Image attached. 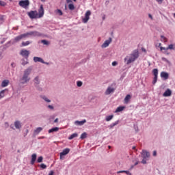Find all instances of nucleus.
I'll list each match as a JSON object with an SVG mask.
<instances>
[{"mask_svg": "<svg viewBox=\"0 0 175 175\" xmlns=\"http://www.w3.org/2000/svg\"><path fill=\"white\" fill-rule=\"evenodd\" d=\"M152 73L154 77H158V69H157V68L153 69Z\"/></svg>", "mask_w": 175, "mask_h": 175, "instance_id": "c85d7f7f", "label": "nucleus"}, {"mask_svg": "<svg viewBox=\"0 0 175 175\" xmlns=\"http://www.w3.org/2000/svg\"><path fill=\"white\" fill-rule=\"evenodd\" d=\"M161 77H162V79H164V80H167L169 79V74L165 72H161Z\"/></svg>", "mask_w": 175, "mask_h": 175, "instance_id": "4468645a", "label": "nucleus"}, {"mask_svg": "<svg viewBox=\"0 0 175 175\" xmlns=\"http://www.w3.org/2000/svg\"><path fill=\"white\" fill-rule=\"evenodd\" d=\"M36 161V154H33L31 155V165H33Z\"/></svg>", "mask_w": 175, "mask_h": 175, "instance_id": "412c9836", "label": "nucleus"}, {"mask_svg": "<svg viewBox=\"0 0 175 175\" xmlns=\"http://www.w3.org/2000/svg\"><path fill=\"white\" fill-rule=\"evenodd\" d=\"M41 43L45 44L46 46H49V44H50V42L46 40H41Z\"/></svg>", "mask_w": 175, "mask_h": 175, "instance_id": "473e14b6", "label": "nucleus"}, {"mask_svg": "<svg viewBox=\"0 0 175 175\" xmlns=\"http://www.w3.org/2000/svg\"><path fill=\"white\" fill-rule=\"evenodd\" d=\"M133 150H136V146H133Z\"/></svg>", "mask_w": 175, "mask_h": 175, "instance_id": "e2e57ef3", "label": "nucleus"}, {"mask_svg": "<svg viewBox=\"0 0 175 175\" xmlns=\"http://www.w3.org/2000/svg\"><path fill=\"white\" fill-rule=\"evenodd\" d=\"M42 131H43V128L42 127L37 128L36 130H34V135H39V133H40Z\"/></svg>", "mask_w": 175, "mask_h": 175, "instance_id": "a211bd4d", "label": "nucleus"}, {"mask_svg": "<svg viewBox=\"0 0 175 175\" xmlns=\"http://www.w3.org/2000/svg\"><path fill=\"white\" fill-rule=\"evenodd\" d=\"M22 40L21 36H18L14 39V41L15 43H17V42H20V40Z\"/></svg>", "mask_w": 175, "mask_h": 175, "instance_id": "bb28decb", "label": "nucleus"}, {"mask_svg": "<svg viewBox=\"0 0 175 175\" xmlns=\"http://www.w3.org/2000/svg\"><path fill=\"white\" fill-rule=\"evenodd\" d=\"M70 152V149L66 148L64 150H63V151L62 152H60L61 155H68V153Z\"/></svg>", "mask_w": 175, "mask_h": 175, "instance_id": "f3484780", "label": "nucleus"}, {"mask_svg": "<svg viewBox=\"0 0 175 175\" xmlns=\"http://www.w3.org/2000/svg\"><path fill=\"white\" fill-rule=\"evenodd\" d=\"M20 36H21V39H25L27 38H29L28 33L21 34Z\"/></svg>", "mask_w": 175, "mask_h": 175, "instance_id": "cd10ccee", "label": "nucleus"}, {"mask_svg": "<svg viewBox=\"0 0 175 175\" xmlns=\"http://www.w3.org/2000/svg\"><path fill=\"white\" fill-rule=\"evenodd\" d=\"M77 87H81V85H83V82L79 81L77 82Z\"/></svg>", "mask_w": 175, "mask_h": 175, "instance_id": "ea45409f", "label": "nucleus"}, {"mask_svg": "<svg viewBox=\"0 0 175 175\" xmlns=\"http://www.w3.org/2000/svg\"><path fill=\"white\" fill-rule=\"evenodd\" d=\"M85 122H87V120L85 119V120H81V121L76 120L75 122V125H78L79 126H81V125H84L85 124Z\"/></svg>", "mask_w": 175, "mask_h": 175, "instance_id": "ddd939ff", "label": "nucleus"}, {"mask_svg": "<svg viewBox=\"0 0 175 175\" xmlns=\"http://www.w3.org/2000/svg\"><path fill=\"white\" fill-rule=\"evenodd\" d=\"M78 136H79V135L77 134V133H75L72 134L68 137V140H72V139H75V137H77Z\"/></svg>", "mask_w": 175, "mask_h": 175, "instance_id": "5701e85b", "label": "nucleus"}, {"mask_svg": "<svg viewBox=\"0 0 175 175\" xmlns=\"http://www.w3.org/2000/svg\"><path fill=\"white\" fill-rule=\"evenodd\" d=\"M19 6L21 8H23V9H27L29 6V0H21L18 3Z\"/></svg>", "mask_w": 175, "mask_h": 175, "instance_id": "7ed1b4c3", "label": "nucleus"}, {"mask_svg": "<svg viewBox=\"0 0 175 175\" xmlns=\"http://www.w3.org/2000/svg\"><path fill=\"white\" fill-rule=\"evenodd\" d=\"M57 13H58L59 16H62L63 13L61 10H57Z\"/></svg>", "mask_w": 175, "mask_h": 175, "instance_id": "79ce46f5", "label": "nucleus"}, {"mask_svg": "<svg viewBox=\"0 0 175 175\" xmlns=\"http://www.w3.org/2000/svg\"><path fill=\"white\" fill-rule=\"evenodd\" d=\"M160 50L162 51V50H165V51H167V50H168V49H167V48L161 46V47L160 48Z\"/></svg>", "mask_w": 175, "mask_h": 175, "instance_id": "8fccbe9b", "label": "nucleus"}, {"mask_svg": "<svg viewBox=\"0 0 175 175\" xmlns=\"http://www.w3.org/2000/svg\"><path fill=\"white\" fill-rule=\"evenodd\" d=\"M73 1H74V2H76L77 0H73Z\"/></svg>", "mask_w": 175, "mask_h": 175, "instance_id": "774afa93", "label": "nucleus"}, {"mask_svg": "<svg viewBox=\"0 0 175 175\" xmlns=\"http://www.w3.org/2000/svg\"><path fill=\"white\" fill-rule=\"evenodd\" d=\"M157 80H158V77H154L153 81H152V84L155 85L157 83Z\"/></svg>", "mask_w": 175, "mask_h": 175, "instance_id": "4c0bfd02", "label": "nucleus"}, {"mask_svg": "<svg viewBox=\"0 0 175 175\" xmlns=\"http://www.w3.org/2000/svg\"><path fill=\"white\" fill-rule=\"evenodd\" d=\"M90 16H91V11L88 10L85 14V18L82 19L83 23L85 24L88 23V20H90Z\"/></svg>", "mask_w": 175, "mask_h": 175, "instance_id": "39448f33", "label": "nucleus"}, {"mask_svg": "<svg viewBox=\"0 0 175 175\" xmlns=\"http://www.w3.org/2000/svg\"><path fill=\"white\" fill-rule=\"evenodd\" d=\"M33 61L34 62H41V64H46V65H49V63L44 62V61L43 60V59H42V57H34Z\"/></svg>", "mask_w": 175, "mask_h": 175, "instance_id": "9d476101", "label": "nucleus"}, {"mask_svg": "<svg viewBox=\"0 0 175 175\" xmlns=\"http://www.w3.org/2000/svg\"><path fill=\"white\" fill-rule=\"evenodd\" d=\"M142 163H143L144 165H146V163H147V161H146V159H143Z\"/></svg>", "mask_w": 175, "mask_h": 175, "instance_id": "de8ad7c7", "label": "nucleus"}, {"mask_svg": "<svg viewBox=\"0 0 175 175\" xmlns=\"http://www.w3.org/2000/svg\"><path fill=\"white\" fill-rule=\"evenodd\" d=\"M54 122H55V123L58 122V118H56V119L54 120Z\"/></svg>", "mask_w": 175, "mask_h": 175, "instance_id": "680f3d73", "label": "nucleus"}, {"mask_svg": "<svg viewBox=\"0 0 175 175\" xmlns=\"http://www.w3.org/2000/svg\"><path fill=\"white\" fill-rule=\"evenodd\" d=\"M5 5L6 2L0 0V6H5Z\"/></svg>", "mask_w": 175, "mask_h": 175, "instance_id": "a19ab883", "label": "nucleus"}, {"mask_svg": "<svg viewBox=\"0 0 175 175\" xmlns=\"http://www.w3.org/2000/svg\"><path fill=\"white\" fill-rule=\"evenodd\" d=\"M116 91V89L114 88L108 87L105 92V95H110V94H113Z\"/></svg>", "mask_w": 175, "mask_h": 175, "instance_id": "1a4fd4ad", "label": "nucleus"}, {"mask_svg": "<svg viewBox=\"0 0 175 175\" xmlns=\"http://www.w3.org/2000/svg\"><path fill=\"white\" fill-rule=\"evenodd\" d=\"M116 125H118V120L115 122L114 123H112L111 124H110L109 128L113 129L114 128V126H116Z\"/></svg>", "mask_w": 175, "mask_h": 175, "instance_id": "2f4dec72", "label": "nucleus"}, {"mask_svg": "<svg viewBox=\"0 0 175 175\" xmlns=\"http://www.w3.org/2000/svg\"><path fill=\"white\" fill-rule=\"evenodd\" d=\"M27 35L29 37V36H42V33L36 31L27 32Z\"/></svg>", "mask_w": 175, "mask_h": 175, "instance_id": "6e6552de", "label": "nucleus"}, {"mask_svg": "<svg viewBox=\"0 0 175 175\" xmlns=\"http://www.w3.org/2000/svg\"><path fill=\"white\" fill-rule=\"evenodd\" d=\"M5 91H8V89L3 90L0 92V99H2V98H5Z\"/></svg>", "mask_w": 175, "mask_h": 175, "instance_id": "4be33fe9", "label": "nucleus"}, {"mask_svg": "<svg viewBox=\"0 0 175 175\" xmlns=\"http://www.w3.org/2000/svg\"><path fill=\"white\" fill-rule=\"evenodd\" d=\"M34 83L35 84H36V85H38V84H39V77H36L35 79H34Z\"/></svg>", "mask_w": 175, "mask_h": 175, "instance_id": "f704fd0d", "label": "nucleus"}, {"mask_svg": "<svg viewBox=\"0 0 175 175\" xmlns=\"http://www.w3.org/2000/svg\"><path fill=\"white\" fill-rule=\"evenodd\" d=\"M118 64V63L117 62H112V66H117Z\"/></svg>", "mask_w": 175, "mask_h": 175, "instance_id": "a18cd8bd", "label": "nucleus"}, {"mask_svg": "<svg viewBox=\"0 0 175 175\" xmlns=\"http://www.w3.org/2000/svg\"><path fill=\"white\" fill-rule=\"evenodd\" d=\"M113 117H114V116H113V115L108 116L106 117L105 120L107 122L111 121V120H113Z\"/></svg>", "mask_w": 175, "mask_h": 175, "instance_id": "c756f323", "label": "nucleus"}, {"mask_svg": "<svg viewBox=\"0 0 175 175\" xmlns=\"http://www.w3.org/2000/svg\"><path fill=\"white\" fill-rule=\"evenodd\" d=\"M148 16H149L150 18H151V20H152V15H151V14H149Z\"/></svg>", "mask_w": 175, "mask_h": 175, "instance_id": "13d9d810", "label": "nucleus"}, {"mask_svg": "<svg viewBox=\"0 0 175 175\" xmlns=\"http://www.w3.org/2000/svg\"><path fill=\"white\" fill-rule=\"evenodd\" d=\"M48 107L49 109H51V110H54V107H53V105H49Z\"/></svg>", "mask_w": 175, "mask_h": 175, "instance_id": "3c124183", "label": "nucleus"}, {"mask_svg": "<svg viewBox=\"0 0 175 175\" xmlns=\"http://www.w3.org/2000/svg\"><path fill=\"white\" fill-rule=\"evenodd\" d=\"M139 58V51L137 49L134 50L131 54L126 56L124 58V62H126V65L135 62Z\"/></svg>", "mask_w": 175, "mask_h": 175, "instance_id": "f257e3e1", "label": "nucleus"}, {"mask_svg": "<svg viewBox=\"0 0 175 175\" xmlns=\"http://www.w3.org/2000/svg\"><path fill=\"white\" fill-rule=\"evenodd\" d=\"M49 175H54V172L53 170H51Z\"/></svg>", "mask_w": 175, "mask_h": 175, "instance_id": "5fc2aeb1", "label": "nucleus"}, {"mask_svg": "<svg viewBox=\"0 0 175 175\" xmlns=\"http://www.w3.org/2000/svg\"><path fill=\"white\" fill-rule=\"evenodd\" d=\"M31 72H32V68H29L24 71V74L23 77L21 78V84H27L31 78L29 77V75H31Z\"/></svg>", "mask_w": 175, "mask_h": 175, "instance_id": "f03ea898", "label": "nucleus"}, {"mask_svg": "<svg viewBox=\"0 0 175 175\" xmlns=\"http://www.w3.org/2000/svg\"><path fill=\"white\" fill-rule=\"evenodd\" d=\"M131 98H132V96L130 94H127L124 99V103H126V104L129 103V100H131Z\"/></svg>", "mask_w": 175, "mask_h": 175, "instance_id": "dca6fc26", "label": "nucleus"}, {"mask_svg": "<svg viewBox=\"0 0 175 175\" xmlns=\"http://www.w3.org/2000/svg\"><path fill=\"white\" fill-rule=\"evenodd\" d=\"M153 157H157V150L153 151Z\"/></svg>", "mask_w": 175, "mask_h": 175, "instance_id": "6e6d98bb", "label": "nucleus"}, {"mask_svg": "<svg viewBox=\"0 0 175 175\" xmlns=\"http://www.w3.org/2000/svg\"><path fill=\"white\" fill-rule=\"evenodd\" d=\"M87 138V133H83L81 135L80 139H81V140Z\"/></svg>", "mask_w": 175, "mask_h": 175, "instance_id": "7c9ffc66", "label": "nucleus"}, {"mask_svg": "<svg viewBox=\"0 0 175 175\" xmlns=\"http://www.w3.org/2000/svg\"><path fill=\"white\" fill-rule=\"evenodd\" d=\"M42 161H43V157H42V156L39 157L38 159V160H37V162H38V163H40L42 162Z\"/></svg>", "mask_w": 175, "mask_h": 175, "instance_id": "e433bc0d", "label": "nucleus"}, {"mask_svg": "<svg viewBox=\"0 0 175 175\" xmlns=\"http://www.w3.org/2000/svg\"><path fill=\"white\" fill-rule=\"evenodd\" d=\"M38 18H42L44 15V9L43 8V5H40V10L38 11Z\"/></svg>", "mask_w": 175, "mask_h": 175, "instance_id": "423d86ee", "label": "nucleus"}, {"mask_svg": "<svg viewBox=\"0 0 175 175\" xmlns=\"http://www.w3.org/2000/svg\"><path fill=\"white\" fill-rule=\"evenodd\" d=\"M42 1V2H44V1H46V0H41Z\"/></svg>", "mask_w": 175, "mask_h": 175, "instance_id": "69168bd1", "label": "nucleus"}, {"mask_svg": "<svg viewBox=\"0 0 175 175\" xmlns=\"http://www.w3.org/2000/svg\"><path fill=\"white\" fill-rule=\"evenodd\" d=\"M58 131H59V128L58 127L52 128L49 130V133H53V132H58Z\"/></svg>", "mask_w": 175, "mask_h": 175, "instance_id": "aec40b11", "label": "nucleus"}, {"mask_svg": "<svg viewBox=\"0 0 175 175\" xmlns=\"http://www.w3.org/2000/svg\"><path fill=\"white\" fill-rule=\"evenodd\" d=\"M68 9L70 10H75V5H73L72 3L69 4Z\"/></svg>", "mask_w": 175, "mask_h": 175, "instance_id": "72a5a7b5", "label": "nucleus"}, {"mask_svg": "<svg viewBox=\"0 0 175 175\" xmlns=\"http://www.w3.org/2000/svg\"><path fill=\"white\" fill-rule=\"evenodd\" d=\"M163 96L167 97L172 96V90L167 89L163 94Z\"/></svg>", "mask_w": 175, "mask_h": 175, "instance_id": "2eb2a0df", "label": "nucleus"}, {"mask_svg": "<svg viewBox=\"0 0 175 175\" xmlns=\"http://www.w3.org/2000/svg\"><path fill=\"white\" fill-rule=\"evenodd\" d=\"M161 42H167V39L166 38V37L163 36H161Z\"/></svg>", "mask_w": 175, "mask_h": 175, "instance_id": "58836bf2", "label": "nucleus"}, {"mask_svg": "<svg viewBox=\"0 0 175 175\" xmlns=\"http://www.w3.org/2000/svg\"><path fill=\"white\" fill-rule=\"evenodd\" d=\"M40 167H42V169H46V167H47V166L45 164H41L40 165Z\"/></svg>", "mask_w": 175, "mask_h": 175, "instance_id": "c03bdc74", "label": "nucleus"}, {"mask_svg": "<svg viewBox=\"0 0 175 175\" xmlns=\"http://www.w3.org/2000/svg\"><path fill=\"white\" fill-rule=\"evenodd\" d=\"M29 44H31V42L29 41L22 42L21 43L22 47H25V46H29Z\"/></svg>", "mask_w": 175, "mask_h": 175, "instance_id": "393cba45", "label": "nucleus"}, {"mask_svg": "<svg viewBox=\"0 0 175 175\" xmlns=\"http://www.w3.org/2000/svg\"><path fill=\"white\" fill-rule=\"evenodd\" d=\"M21 55H22L23 57H29V51L26 50V49H23L21 51Z\"/></svg>", "mask_w": 175, "mask_h": 175, "instance_id": "9b49d317", "label": "nucleus"}, {"mask_svg": "<svg viewBox=\"0 0 175 175\" xmlns=\"http://www.w3.org/2000/svg\"><path fill=\"white\" fill-rule=\"evenodd\" d=\"M135 165H137V163H135Z\"/></svg>", "mask_w": 175, "mask_h": 175, "instance_id": "338daca9", "label": "nucleus"}, {"mask_svg": "<svg viewBox=\"0 0 175 175\" xmlns=\"http://www.w3.org/2000/svg\"><path fill=\"white\" fill-rule=\"evenodd\" d=\"M125 173L127 175H132V173H131V172H129V171H126Z\"/></svg>", "mask_w": 175, "mask_h": 175, "instance_id": "603ef678", "label": "nucleus"}, {"mask_svg": "<svg viewBox=\"0 0 175 175\" xmlns=\"http://www.w3.org/2000/svg\"><path fill=\"white\" fill-rule=\"evenodd\" d=\"M156 1L159 3V5H161V3L163 2V0H156Z\"/></svg>", "mask_w": 175, "mask_h": 175, "instance_id": "864d4df0", "label": "nucleus"}, {"mask_svg": "<svg viewBox=\"0 0 175 175\" xmlns=\"http://www.w3.org/2000/svg\"><path fill=\"white\" fill-rule=\"evenodd\" d=\"M67 3H70L72 2V0H66Z\"/></svg>", "mask_w": 175, "mask_h": 175, "instance_id": "052dcab7", "label": "nucleus"}, {"mask_svg": "<svg viewBox=\"0 0 175 175\" xmlns=\"http://www.w3.org/2000/svg\"><path fill=\"white\" fill-rule=\"evenodd\" d=\"M64 155H61V153H60V159H64Z\"/></svg>", "mask_w": 175, "mask_h": 175, "instance_id": "bf43d9fd", "label": "nucleus"}, {"mask_svg": "<svg viewBox=\"0 0 175 175\" xmlns=\"http://www.w3.org/2000/svg\"><path fill=\"white\" fill-rule=\"evenodd\" d=\"M142 155L144 159L146 158H150V152H148L147 150H142Z\"/></svg>", "mask_w": 175, "mask_h": 175, "instance_id": "f8f14e48", "label": "nucleus"}, {"mask_svg": "<svg viewBox=\"0 0 175 175\" xmlns=\"http://www.w3.org/2000/svg\"><path fill=\"white\" fill-rule=\"evenodd\" d=\"M42 99H44V100H45V102H47L48 103H50V102H51V100L47 98V97H46L45 96H42Z\"/></svg>", "mask_w": 175, "mask_h": 175, "instance_id": "c9c22d12", "label": "nucleus"}, {"mask_svg": "<svg viewBox=\"0 0 175 175\" xmlns=\"http://www.w3.org/2000/svg\"><path fill=\"white\" fill-rule=\"evenodd\" d=\"M11 66L12 68H16V63L14 62L11 63Z\"/></svg>", "mask_w": 175, "mask_h": 175, "instance_id": "09e8293b", "label": "nucleus"}, {"mask_svg": "<svg viewBox=\"0 0 175 175\" xmlns=\"http://www.w3.org/2000/svg\"><path fill=\"white\" fill-rule=\"evenodd\" d=\"M14 125H15V128H16V129H20V128H21V123H20V122H18V121L15 122Z\"/></svg>", "mask_w": 175, "mask_h": 175, "instance_id": "b1692460", "label": "nucleus"}, {"mask_svg": "<svg viewBox=\"0 0 175 175\" xmlns=\"http://www.w3.org/2000/svg\"><path fill=\"white\" fill-rule=\"evenodd\" d=\"M9 85V80H4L1 83V87H8Z\"/></svg>", "mask_w": 175, "mask_h": 175, "instance_id": "6ab92c4d", "label": "nucleus"}, {"mask_svg": "<svg viewBox=\"0 0 175 175\" xmlns=\"http://www.w3.org/2000/svg\"><path fill=\"white\" fill-rule=\"evenodd\" d=\"M28 16L30 18H39L38 12L31 11L28 12Z\"/></svg>", "mask_w": 175, "mask_h": 175, "instance_id": "20e7f679", "label": "nucleus"}, {"mask_svg": "<svg viewBox=\"0 0 175 175\" xmlns=\"http://www.w3.org/2000/svg\"><path fill=\"white\" fill-rule=\"evenodd\" d=\"M167 49V50H173V44H170Z\"/></svg>", "mask_w": 175, "mask_h": 175, "instance_id": "37998d69", "label": "nucleus"}, {"mask_svg": "<svg viewBox=\"0 0 175 175\" xmlns=\"http://www.w3.org/2000/svg\"><path fill=\"white\" fill-rule=\"evenodd\" d=\"M108 148H109V149L111 148V146H108Z\"/></svg>", "mask_w": 175, "mask_h": 175, "instance_id": "0e129e2a", "label": "nucleus"}, {"mask_svg": "<svg viewBox=\"0 0 175 175\" xmlns=\"http://www.w3.org/2000/svg\"><path fill=\"white\" fill-rule=\"evenodd\" d=\"M111 43V38H109V40L105 41V42L101 45L102 49H106L109 47V44Z\"/></svg>", "mask_w": 175, "mask_h": 175, "instance_id": "0eeeda50", "label": "nucleus"}, {"mask_svg": "<svg viewBox=\"0 0 175 175\" xmlns=\"http://www.w3.org/2000/svg\"><path fill=\"white\" fill-rule=\"evenodd\" d=\"M27 64H28L27 61L23 60V62H22V65H23V66H25V65H27Z\"/></svg>", "mask_w": 175, "mask_h": 175, "instance_id": "49530a36", "label": "nucleus"}, {"mask_svg": "<svg viewBox=\"0 0 175 175\" xmlns=\"http://www.w3.org/2000/svg\"><path fill=\"white\" fill-rule=\"evenodd\" d=\"M124 109H125V107H118L116 110V113H119L120 111H122Z\"/></svg>", "mask_w": 175, "mask_h": 175, "instance_id": "a878e982", "label": "nucleus"}, {"mask_svg": "<svg viewBox=\"0 0 175 175\" xmlns=\"http://www.w3.org/2000/svg\"><path fill=\"white\" fill-rule=\"evenodd\" d=\"M125 170H123V171H119V172H118V174H120V173H125Z\"/></svg>", "mask_w": 175, "mask_h": 175, "instance_id": "4d7b16f0", "label": "nucleus"}]
</instances>
